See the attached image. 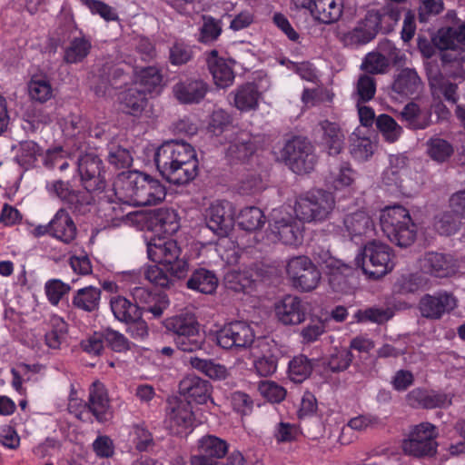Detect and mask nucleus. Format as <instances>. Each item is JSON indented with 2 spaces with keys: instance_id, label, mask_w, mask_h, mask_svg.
Returning a JSON list of instances; mask_svg holds the SVG:
<instances>
[{
  "instance_id": "1",
  "label": "nucleus",
  "mask_w": 465,
  "mask_h": 465,
  "mask_svg": "<svg viewBox=\"0 0 465 465\" xmlns=\"http://www.w3.org/2000/svg\"><path fill=\"white\" fill-rule=\"evenodd\" d=\"M154 163L160 174L173 184H186L198 173L195 150L182 140L168 141L159 146L154 153Z\"/></svg>"
},
{
  "instance_id": "2",
  "label": "nucleus",
  "mask_w": 465,
  "mask_h": 465,
  "mask_svg": "<svg viewBox=\"0 0 465 465\" xmlns=\"http://www.w3.org/2000/svg\"><path fill=\"white\" fill-rule=\"evenodd\" d=\"M114 190L121 202L134 206L158 204L166 196L165 186L159 180L138 171L119 173Z\"/></svg>"
},
{
  "instance_id": "3",
  "label": "nucleus",
  "mask_w": 465,
  "mask_h": 465,
  "mask_svg": "<svg viewBox=\"0 0 465 465\" xmlns=\"http://www.w3.org/2000/svg\"><path fill=\"white\" fill-rule=\"evenodd\" d=\"M380 224L384 235L398 246H410L416 239L417 226L409 211L401 205L387 206L381 210Z\"/></svg>"
},
{
  "instance_id": "4",
  "label": "nucleus",
  "mask_w": 465,
  "mask_h": 465,
  "mask_svg": "<svg viewBox=\"0 0 465 465\" xmlns=\"http://www.w3.org/2000/svg\"><path fill=\"white\" fill-rule=\"evenodd\" d=\"M438 430L430 422H420L410 427L401 441V450L405 455L416 458H430L437 453Z\"/></svg>"
},
{
  "instance_id": "5",
  "label": "nucleus",
  "mask_w": 465,
  "mask_h": 465,
  "mask_svg": "<svg viewBox=\"0 0 465 465\" xmlns=\"http://www.w3.org/2000/svg\"><path fill=\"white\" fill-rule=\"evenodd\" d=\"M392 256V251L387 244L373 240L364 245L356 256L355 263L365 274L378 279L393 269Z\"/></svg>"
},
{
  "instance_id": "6",
  "label": "nucleus",
  "mask_w": 465,
  "mask_h": 465,
  "mask_svg": "<svg viewBox=\"0 0 465 465\" xmlns=\"http://www.w3.org/2000/svg\"><path fill=\"white\" fill-rule=\"evenodd\" d=\"M147 253L150 260L164 265L173 277L181 279L186 275L188 262L176 241L153 239L147 244Z\"/></svg>"
},
{
  "instance_id": "7",
  "label": "nucleus",
  "mask_w": 465,
  "mask_h": 465,
  "mask_svg": "<svg viewBox=\"0 0 465 465\" xmlns=\"http://www.w3.org/2000/svg\"><path fill=\"white\" fill-rule=\"evenodd\" d=\"M335 206L331 193L317 190L300 197L295 205V213L304 222H322L326 220Z\"/></svg>"
},
{
  "instance_id": "8",
  "label": "nucleus",
  "mask_w": 465,
  "mask_h": 465,
  "mask_svg": "<svg viewBox=\"0 0 465 465\" xmlns=\"http://www.w3.org/2000/svg\"><path fill=\"white\" fill-rule=\"evenodd\" d=\"M282 156L286 164L298 174L310 173L316 163L312 144L302 137L288 141L282 149Z\"/></svg>"
},
{
  "instance_id": "9",
  "label": "nucleus",
  "mask_w": 465,
  "mask_h": 465,
  "mask_svg": "<svg viewBox=\"0 0 465 465\" xmlns=\"http://www.w3.org/2000/svg\"><path fill=\"white\" fill-rule=\"evenodd\" d=\"M287 274L292 286L302 292L314 290L321 281V272L306 256H296L287 263Z\"/></svg>"
},
{
  "instance_id": "10",
  "label": "nucleus",
  "mask_w": 465,
  "mask_h": 465,
  "mask_svg": "<svg viewBox=\"0 0 465 465\" xmlns=\"http://www.w3.org/2000/svg\"><path fill=\"white\" fill-rule=\"evenodd\" d=\"M217 344L225 350L249 348L255 341V331L244 321H234L225 324L216 334Z\"/></svg>"
},
{
  "instance_id": "11",
  "label": "nucleus",
  "mask_w": 465,
  "mask_h": 465,
  "mask_svg": "<svg viewBox=\"0 0 465 465\" xmlns=\"http://www.w3.org/2000/svg\"><path fill=\"white\" fill-rule=\"evenodd\" d=\"M194 415L189 401L177 397L167 401L164 423L173 434L185 433L193 426Z\"/></svg>"
},
{
  "instance_id": "12",
  "label": "nucleus",
  "mask_w": 465,
  "mask_h": 465,
  "mask_svg": "<svg viewBox=\"0 0 465 465\" xmlns=\"http://www.w3.org/2000/svg\"><path fill=\"white\" fill-rule=\"evenodd\" d=\"M77 169L84 187L88 192L102 191L105 187L104 169L102 160L94 153L79 157Z\"/></svg>"
},
{
  "instance_id": "13",
  "label": "nucleus",
  "mask_w": 465,
  "mask_h": 465,
  "mask_svg": "<svg viewBox=\"0 0 465 465\" xmlns=\"http://www.w3.org/2000/svg\"><path fill=\"white\" fill-rule=\"evenodd\" d=\"M458 300L450 292L440 291L423 295L418 304L420 315L430 320H439L457 307Z\"/></svg>"
},
{
  "instance_id": "14",
  "label": "nucleus",
  "mask_w": 465,
  "mask_h": 465,
  "mask_svg": "<svg viewBox=\"0 0 465 465\" xmlns=\"http://www.w3.org/2000/svg\"><path fill=\"white\" fill-rule=\"evenodd\" d=\"M259 137L246 131L232 132L228 136L226 157L234 163L249 160L257 151Z\"/></svg>"
},
{
  "instance_id": "15",
  "label": "nucleus",
  "mask_w": 465,
  "mask_h": 465,
  "mask_svg": "<svg viewBox=\"0 0 465 465\" xmlns=\"http://www.w3.org/2000/svg\"><path fill=\"white\" fill-rule=\"evenodd\" d=\"M207 227L218 236H226L233 224V210L231 203L216 201L205 211Z\"/></svg>"
},
{
  "instance_id": "16",
  "label": "nucleus",
  "mask_w": 465,
  "mask_h": 465,
  "mask_svg": "<svg viewBox=\"0 0 465 465\" xmlns=\"http://www.w3.org/2000/svg\"><path fill=\"white\" fill-rule=\"evenodd\" d=\"M208 91L209 84L199 77L180 79L173 86V94L182 104H200Z\"/></svg>"
},
{
  "instance_id": "17",
  "label": "nucleus",
  "mask_w": 465,
  "mask_h": 465,
  "mask_svg": "<svg viewBox=\"0 0 465 465\" xmlns=\"http://www.w3.org/2000/svg\"><path fill=\"white\" fill-rule=\"evenodd\" d=\"M302 8L311 11L312 16L323 24L338 21L342 14V0H292Z\"/></svg>"
},
{
  "instance_id": "18",
  "label": "nucleus",
  "mask_w": 465,
  "mask_h": 465,
  "mask_svg": "<svg viewBox=\"0 0 465 465\" xmlns=\"http://www.w3.org/2000/svg\"><path fill=\"white\" fill-rule=\"evenodd\" d=\"M308 304L295 295H285L275 304L278 320L284 325H298L306 319Z\"/></svg>"
},
{
  "instance_id": "19",
  "label": "nucleus",
  "mask_w": 465,
  "mask_h": 465,
  "mask_svg": "<svg viewBox=\"0 0 465 465\" xmlns=\"http://www.w3.org/2000/svg\"><path fill=\"white\" fill-rule=\"evenodd\" d=\"M85 406L99 422L109 420L113 416L110 399L104 384L95 381L89 388L88 402Z\"/></svg>"
},
{
  "instance_id": "20",
  "label": "nucleus",
  "mask_w": 465,
  "mask_h": 465,
  "mask_svg": "<svg viewBox=\"0 0 465 465\" xmlns=\"http://www.w3.org/2000/svg\"><path fill=\"white\" fill-rule=\"evenodd\" d=\"M131 294L134 300V305L142 311L151 312L154 318L162 316L163 311L169 306V301L163 294H155L143 286H135L131 289Z\"/></svg>"
},
{
  "instance_id": "21",
  "label": "nucleus",
  "mask_w": 465,
  "mask_h": 465,
  "mask_svg": "<svg viewBox=\"0 0 465 465\" xmlns=\"http://www.w3.org/2000/svg\"><path fill=\"white\" fill-rule=\"evenodd\" d=\"M342 224V232L352 241L368 236L374 230L372 219L362 210L347 213L343 217Z\"/></svg>"
},
{
  "instance_id": "22",
  "label": "nucleus",
  "mask_w": 465,
  "mask_h": 465,
  "mask_svg": "<svg viewBox=\"0 0 465 465\" xmlns=\"http://www.w3.org/2000/svg\"><path fill=\"white\" fill-rule=\"evenodd\" d=\"M210 382L195 375H187L179 383V391L187 400L204 404L211 397Z\"/></svg>"
},
{
  "instance_id": "23",
  "label": "nucleus",
  "mask_w": 465,
  "mask_h": 465,
  "mask_svg": "<svg viewBox=\"0 0 465 465\" xmlns=\"http://www.w3.org/2000/svg\"><path fill=\"white\" fill-rule=\"evenodd\" d=\"M423 88V84L415 69L402 68L395 75L391 90L401 96L419 94Z\"/></svg>"
},
{
  "instance_id": "24",
  "label": "nucleus",
  "mask_w": 465,
  "mask_h": 465,
  "mask_svg": "<svg viewBox=\"0 0 465 465\" xmlns=\"http://www.w3.org/2000/svg\"><path fill=\"white\" fill-rule=\"evenodd\" d=\"M303 226L301 221L288 215L275 220L272 232L279 236L280 241L287 245H296L302 240Z\"/></svg>"
},
{
  "instance_id": "25",
  "label": "nucleus",
  "mask_w": 465,
  "mask_h": 465,
  "mask_svg": "<svg viewBox=\"0 0 465 465\" xmlns=\"http://www.w3.org/2000/svg\"><path fill=\"white\" fill-rule=\"evenodd\" d=\"M377 18L374 24L371 21L360 23L353 29L340 35L341 42L347 47L356 48L371 42L377 35Z\"/></svg>"
},
{
  "instance_id": "26",
  "label": "nucleus",
  "mask_w": 465,
  "mask_h": 465,
  "mask_svg": "<svg viewBox=\"0 0 465 465\" xmlns=\"http://www.w3.org/2000/svg\"><path fill=\"white\" fill-rule=\"evenodd\" d=\"M51 236L64 242L70 243L76 236V226L67 211L60 208L49 222Z\"/></svg>"
},
{
  "instance_id": "27",
  "label": "nucleus",
  "mask_w": 465,
  "mask_h": 465,
  "mask_svg": "<svg viewBox=\"0 0 465 465\" xmlns=\"http://www.w3.org/2000/svg\"><path fill=\"white\" fill-rule=\"evenodd\" d=\"M102 291L98 287L85 286L74 291L72 294L71 304L75 310L94 313L98 312L101 303Z\"/></svg>"
},
{
  "instance_id": "28",
  "label": "nucleus",
  "mask_w": 465,
  "mask_h": 465,
  "mask_svg": "<svg viewBox=\"0 0 465 465\" xmlns=\"http://www.w3.org/2000/svg\"><path fill=\"white\" fill-rule=\"evenodd\" d=\"M420 268L425 273L436 277H447L455 272L451 258L439 252H428L420 260Z\"/></svg>"
},
{
  "instance_id": "29",
  "label": "nucleus",
  "mask_w": 465,
  "mask_h": 465,
  "mask_svg": "<svg viewBox=\"0 0 465 465\" xmlns=\"http://www.w3.org/2000/svg\"><path fill=\"white\" fill-rule=\"evenodd\" d=\"M400 119L405 125L412 130H423L431 124V112L421 109L416 103H408L401 111Z\"/></svg>"
},
{
  "instance_id": "30",
  "label": "nucleus",
  "mask_w": 465,
  "mask_h": 465,
  "mask_svg": "<svg viewBox=\"0 0 465 465\" xmlns=\"http://www.w3.org/2000/svg\"><path fill=\"white\" fill-rule=\"evenodd\" d=\"M322 132V143L327 149L330 155L339 154L344 143V134L335 123L323 121L320 124Z\"/></svg>"
},
{
  "instance_id": "31",
  "label": "nucleus",
  "mask_w": 465,
  "mask_h": 465,
  "mask_svg": "<svg viewBox=\"0 0 465 465\" xmlns=\"http://www.w3.org/2000/svg\"><path fill=\"white\" fill-rule=\"evenodd\" d=\"M382 183L391 193L411 196L414 190V183L410 174L403 175L392 169H386L382 174Z\"/></svg>"
},
{
  "instance_id": "32",
  "label": "nucleus",
  "mask_w": 465,
  "mask_h": 465,
  "mask_svg": "<svg viewBox=\"0 0 465 465\" xmlns=\"http://www.w3.org/2000/svg\"><path fill=\"white\" fill-rule=\"evenodd\" d=\"M331 288L337 292H346L349 288V278L353 273V267L350 264L331 261V267L326 270Z\"/></svg>"
},
{
  "instance_id": "33",
  "label": "nucleus",
  "mask_w": 465,
  "mask_h": 465,
  "mask_svg": "<svg viewBox=\"0 0 465 465\" xmlns=\"http://www.w3.org/2000/svg\"><path fill=\"white\" fill-rule=\"evenodd\" d=\"M46 189L51 195L59 198L71 208L78 210V205L83 203L81 192L74 190L68 182L56 180L46 183Z\"/></svg>"
},
{
  "instance_id": "34",
  "label": "nucleus",
  "mask_w": 465,
  "mask_h": 465,
  "mask_svg": "<svg viewBox=\"0 0 465 465\" xmlns=\"http://www.w3.org/2000/svg\"><path fill=\"white\" fill-rule=\"evenodd\" d=\"M254 283L253 272L250 269H233L224 275L225 287L235 292H249L252 290Z\"/></svg>"
},
{
  "instance_id": "35",
  "label": "nucleus",
  "mask_w": 465,
  "mask_h": 465,
  "mask_svg": "<svg viewBox=\"0 0 465 465\" xmlns=\"http://www.w3.org/2000/svg\"><path fill=\"white\" fill-rule=\"evenodd\" d=\"M216 274L210 270L200 268L195 270L187 281V287L199 292L211 294L218 286Z\"/></svg>"
},
{
  "instance_id": "36",
  "label": "nucleus",
  "mask_w": 465,
  "mask_h": 465,
  "mask_svg": "<svg viewBox=\"0 0 465 465\" xmlns=\"http://www.w3.org/2000/svg\"><path fill=\"white\" fill-rule=\"evenodd\" d=\"M261 93L252 83L245 84L236 89L234 93V105L242 111L256 110L259 105Z\"/></svg>"
},
{
  "instance_id": "37",
  "label": "nucleus",
  "mask_w": 465,
  "mask_h": 465,
  "mask_svg": "<svg viewBox=\"0 0 465 465\" xmlns=\"http://www.w3.org/2000/svg\"><path fill=\"white\" fill-rule=\"evenodd\" d=\"M436 44L442 50H463L465 46V25L440 30Z\"/></svg>"
},
{
  "instance_id": "38",
  "label": "nucleus",
  "mask_w": 465,
  "mask_h": 465,
  "mask_svg": "<svg viewBox=\"0 0 465 465\" xmlns=\"http://www.w3.org/2000/svg\"><path fill=\"white\" fill-rule=\"evenodd\" d=\"M430 86L432 97L437 96L439 99L443 96L447 102L452 104H457L459 100L457 94L458 85L451 83L441 74H437L430 77Z\"/></svg>"
},
{
  "instance_id": "39",
  "label": "nucleus",
  "mask_w": 465,
  "mask_h": 465,
  "mask_svg": "<svg viewBox=\"0 0 465 465\" xmlns=\"http://www.w3.org/2000/svg\"><path fill=\"white\" fill-rule=\"evenodd\" d=\"M110 306L115 319L123 322L137 320L141 315L138 305H134L123 296L113 297Z\"/></svg>"
},
{
  "instance_id": "40",
  "label": "nucleus",
  "mask_w": 465,
  "mask_h": 465,
  "mask_svg": "<svg viewBox=\"0 0 465 465\" xmlns=\"http://www.w3.org/2000/svg\"><path fill=\"white\" fill-rule=\"evenodd\" d=\"M91 48L92 44L87 37H74L64 49V61L67 64L80 63L89 54Z\"/></svg>"
},
{
  "instance_id": "41",
  "label": "nucleus",
  "mask_w": 465,
  "mask_h": 465,
  "mask_svg": "<svg viewBox=\"0 0 465 465\" xmlns=\"http://www.w3.org/2000/svg\"><path fill=\"white\" fill-rule=\"evenodd\" d=\"M376 93L375 79L368 74H361L354 83L351 99L357 106L371 101Z\"/></svg>"
},
{
  "instance_id": "42",
  "label": "nucleus",
  "mask_w": 465,
  "mask_h": 465,
  "mask_svg": "<svg viewBox=\"0 0 465 465\" xmlns=\"http://www.w3.org/2000/svg\"><path fill=\"white\" fill-rule=\"evenodd\" d=\"M124 76V70L117 65H104L98 75L99 82L94 86V90L98 96L104 95L109 87H115L121 77Z\"/></svg>"
},
{
  "instance_id": "43",
  "label": "nucleus",
  "mask_w": 465,
  "mask_h": 465,
  "mask_svg": "<svg viewBox=\"0 0 465 465\" xmlns=\"http://www.w3.org/2000/svg\"><path fill=\"white\" fill-rule=\"evenodd\" d=\"M228 448L226 440L214 435H205L198 441L199 452L216 460L225 456Z\"/></svg>"
},
{
  "instance_id": "44",
  "label": "nucleus",
  "mask_w": 465,
  "mask_h": 465,
  "mask_svg": "<svg viewBox=\"0 0 465 465\" xmlns=\"http://www.w3.org/2000/svg\"><path fill=\"white\" fill-rule=\"evenodd\" d=\"M121 103L127 114L137 115L147 104V94L139 87L131 86L123 93Z\"/></svg>"
},
{
  "instance_id": "45",
  "label": "nucleus",
  "mask_w": 465,
  "mask_h": 465,
  "mask_svg": "<svg viewBox=\"0 0 465 465\" xmlns=\"http://www.w3.org/2000/svg\"><path fill=\"white\" fill-rule=\"evenodd\" d=\"M354 181V172L350 163H341L331 167L330 173L326 177V183L331 187L340 190L347 187Z\"/></svg>"
},
{
  "instance_id": "46",
  "label": "nucleus",
  "mask_w": 465,
  "mask_h": 465,
  "mask_svg": "<svg viewBox=\"0 0 465 465\" xmlns=\"http://www.w3.org/2000/svg\"><path fill=\"white\" fill-rule=\"evenodd\" d=\"M165 327L175 336L190 334L200 330L199 323L193 314L183 313L166 320Z\"/></svg>"
},
{
  "instance_id": "47",
  "label": "nucleus",
  "mask_w": 465,
  "mask_h": 465,
  "mask_svg": "<svg viewBox=\"0 0 465 465\" xmlns=\"http://www.w3.org/2000/svg\"><path fill=\"white\" fill-rule=\"evenodd\" d=\"M42 153V148L35 142L24 141L18 145L15 160L20 166L29 169L35 165Z\"/></svg>"
},
{
  "instance_id": "48",
  "label": "nucleus",
  "mask_w": 465,
  "mask_h": 465,
  "mask_svg": "<svg viewBox=\"0 0 465 465\" xmlns=\"http://www.w3.org/2000/svg\"><path fill=\"white\" fill-rule=\"evenodd\" d=\"M264 223L265 216L262 211L258 207H245L238 215V225L247 232L260 230Z\"/></svg>"
},
{
  "instance_id": "49",
  "label": "nucleus",
  "mask_w": 465,
  "mask_h": 465,
  "mask_svg": "<svg viewBox=\"0 0 465 465\" xmlns=\"http://www.w3.org/2000/svg\"><path fill=\"white\" fill-rule=\"evenodd\" d=\"M28 94L32 100L45 103L53 97V87L45 75H34L28 83Z\"/></svg>"
},
{
  "instance_id": "50",
  "label": "nucleus",
  "mask_w": 465,
  "mask_h": 465,
  "mask_svg": "<svg viewBox=\"0 0 465 465\" xmlns=\"http://www.w3.org/2000/svg\"><path fill=\"white\" fill-rule=\"evenodd\" d=\"M208 66L217 87L226 88L232 84L234 74L232 68L223 59L209 61Z\"/></svg>"
},
{
  "instance_id": "51",
  "label": "nucleus",
  "mask_w": 465,
  "mask_h": 465,
  "mask_svg": "<svg viewBox=\"0 0 465 465\" xmlns=\"http://www.w3.org/2000/svg\"><path fill=\"white\" fill-rule=\"evenodd\" d=\"M51 330L45 335V344L53 350H57L66 340L67 323L58 316L50 320Z\"/></svg>"
},
{
  "instance_id": "52",
  "label": "nucleus",
  "mask_w": 465,
  "mask_h": 465,
  "mask_svg": "<svg viewBox=\"0 0 465 465\" xmlns=\"http://www.w3.org/2000/svg\"><path fill=\"white\" fill-rule=\"evenodd\" d=\"M162 82V74L155 66H148L142 68L138 74L137 80L133 86L141 88L146 94L153 93L159 87Z\"/></svg>"
},
{
  "instance_id": "53",
  "label": "nucleus",
  "mask_w": 465,
  "mask_h": 465,
  "mask_svg": "<svg viewBox=\"0 0 465 465\" xmlns=\"http://www.w3.org/2000/svg\"><path fill=\"white\" fill-rule=\"evenodd\" d=\"M152 222L158 227L159 231L172 234L179 228L176 213L168 208H161L154 212Z\"/></svg>"
},
{
  "instance_id": "54",
  "label": "nucleus",
  "mask_w": 465,
  "mask_h": 465,
  "mask_svg": "<svg viewBox=\"0 0 465 465\" xmlns=\"http://www.w3.org/2000/svg\"><path fill=\"white\" fill-rule=\"evenodd\" d=\"M189 362L193 369L204 373L211 379L224 380L227 377L226 368L212 360L191 357Z\"/></svg>"
},
{
  "instance_id": "55",
  "label": "nucleus",
  "mask_w": 465,
  "mask_h": 465,
  "mask_svg": "<svg viewBox=\"0 0 465 465\" xmlns=\"http://www.w3.org/2000/svg\"><path fill=\"white\" fill-rule=\"evenodd\" d=\"M312 364L305 355L295 356L289 362V377L295 383H300L306 380L312 373Z\"/></svg>"
},
{
  "instance_id": "56",
  "label": "nucleus",
  "mask_w": 465,
  "mask_h": 465,
  "mask_svg": "<svg viewBox=\"0 0 465 465\" xmlns=\"http://www.w3.org/2000/svg\"><path fill=\"white\" fill-rule=\"evenodd\" d=\"M375 123L382 137L389 143H395L402 134V127L388 114L379 115Z\"/></svg>"
},
{
  "instance_id": "57",
  "label": "nucleus",
  "mask_w": 465,
  "mask_h": 465,
  "mask_svg": "<svg viewBox=\"0 0 465 465\" xmlns=\"http://www.w3.org/2000/svg\"><path fill=\"white\" fill-rule=\"evenodd\" d=\"M352 360L353 355L349 350H335L328 358L324 359L322 365L332 372H340L347 370Z\"/></svg>"
},
{
  "instance_id": "58",
  "label": "nucleus",
  "mask_w": 465,
  "mask_h": 465,
  "mask_svg": "<svg viewBox=\"0 0 465 465\" xmlns=\"http://www.w3.org/2000/svg\"><path fill=\"white\" fill-rule=\"evenodd\" d=\"M130 435L132 442L139 451H147L154 446L153 435L144 423L134 424Z\"/></svg>"
},
{
  "instance_id": "59",
  "label": "nucleus",
  "mask_w": 465,
  "mask_h": 465,
  "mask_svg": "<svg viewBox=\"0 0 465 465\" xmlns=\"http://www.w3.org/2000/svg\"><path fill=\"white\" fill-rule=\"evenodd\" d=\"M108 162L116 168H127L133 163L131 153L115 142H110L107 145Z\"/></svg>"
},
{
  "instance_id": "60",
  "label": "nucleus",
  "mask_w": 465,
  "mask_h": 465,
  "mask_svg": "<svg viewBox=\"0 0 465 465\" xmlns=\"http://www.w3.org/2000/svg\"><path fill=\"white\" fill-rule=\"evenodd\" d=\"M427 152L433 160L442 163L453 153V147L448 141L434 137L427 142Z\"/></svg>"
},
{
  "instance_id": "61",
  "label": "nucleus",
  "mask_w": 465,
  "mask_h": 465,
  "mask_svg": "<svg viewBox=\"0 0 465 465\" xmlns=\"http://www.w3.org/2000/svg\"><path fill=\"white\" fill-rule=\"evenodd\" d=\"M375 144L368 137H360L352 134L351 137L350 152L351 155L360 161L367 160L372 155Z\"/></svg>"
},
{
  "instance_id": "62",
  "label": "nucleus",
  "mask_w": 465,
  "mask_h": 465,
  "mask_svg": "<svg viewBox=\"0 0 465 465\" xmlns=\"http://www.w3.org/2000/svg\"><path fill=\"white\" fill-rule=\"evenodd\" d=\"M426 284V280L419 273L401 275L394 284L397 292L401 294L413 293Z\"/></svg>"
},
{
  "instance_id": "63",
  "label": "nucleus",
  "mask_w": 465,
  "mask_h": 465,
  "mask_svg": "<svg viewBox=\"0 0 465 465\" xmlns=\"http://www.w3.org/2000/svg\"><path fill=\"white\" fill-rule=\"evenodd\" d=\"M391 317V310L377 307H371L364 310H359L355 313V318L357 319L358 322H371L378 324H381L389 321Z\"/></svg>"
},
{
  "instance_id": "64",
  "label": "nucleus",
  "mask_w": 465,
  "mask_h": 465,
  "mask_svg": "<svg viewBox=\"0 0 465 465\" xmlns=\"http://www.w3.org/2000/svg\"><path fill=\"white\" fill-rule=\"evenodd\" d=\"M204 341V337L200 330L193 331L190 334L175 336L174 342L176 347L186 352H193L202 349Z\"/></svg>"
}]
</instances>
